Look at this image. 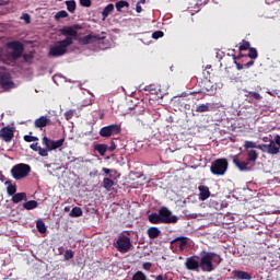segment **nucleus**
<instances>
[{
  "label": "nucleus",
  "mask_w": 280,
  "mask_h": 280,
  "mask_svg": "<svg viewBox=\"0 0 280 280\" xmlns=\"http://www.w3.org/2000/svg\"><path fill=\"white\" fill-rule=\"evenodd\" d=\"M243 148H245V150H254L257 149V143L253 141H245Z\"/></svg>",
  "instance_id": "nucleus-41"
},
{
  "label": "nucleus",
  "mask_w": 280,
  "mask_h": 280,
  "mask_svg": "<svg viewBox=\"0 0 280 280\" xmlns=\"http://www.w3.org/2000/svg\"><path fill=\"white\" fill-rule=\"evenodd\" d=\"M201 93H207V95H213L215 93V86L211 80L205 79L200 83Z\"/></svg>",
  "instance_id": "nucleus-14"
},
{
  "label": "nucleus",
  "mask_w": 280,
  "mask_h": 280,
  "mask_svg": "<svg viewBox=\"0 0 280 280\" xmlns=\"http://www.w3.org/2000/svg\"><path fill=\"white\" fill-rule=\"evenodd\" d=\"M30 148L33 150V152H38L39 156H47V150L38 145V142L32 143Z\"/></svg>",
  "instance_id": "nucleus-22"
},
{
  "label": "nucleus",
  "mask_w": 280,
  "mask_h": 280,
  "mask_svg": "<svg viewBox=\"0 0 280 280\" xmlns=\"http://www.w3.org/2000/svg\"><path fill=\"white\" fill-rule=\"evenodd\" d=\"M143 268H144V270H150V268H152V264L145 262V264H143Z\"/></svg>",
  "instance_id": "nucleus-56"
},
{
  "label": "nucleus",
  "mask_w": 280,
  "mask_h": 280,
  "mask_svg": "<svg viewBox=\"0 0 280 280\" xmlns=\"http://www.w3.org/2000/svg\"><path fill=\"white\" fill-rule=\"evenodd\" d=\"M106 40V33L95 34L91 33L89 35H85L81 38H79L80 45H92V43H97L101 47V49H107L108 43L104 42Z\"/></svg>",
  "instance_id": "nucleus-3"
},
{
  "label": "nucleus",
  "mask_w": 280,
  "mask_h": 280,
  "mask_svg": "<svg viewBox=\"0 0 280 280\" xmlns=\"http://www.w3.org/2000/svg\"><path fill=\"white\" fill-rule=\"evenodd\" d=\"M163 36H165V33H163V31H155L152 34V38H154V40H159V38H163Z\"/></svg>",
  "instance_id": "nucleus-43"
},
{
  "label": "nucleus",
  "mask_w": 280,
  "mask_h": 280,
  "mask_svg": "<svg viewBox=\"0 0 280 280\" xmlns=\"http://www.w3.org/2000/svg\"><path fill=\"white\" fill-rule=\"evenodd\" d=\"M102 172H104V174H110V170L107 167H103Z\"/></svg>",
  "instance_id": "nucleus-59"
},
{
  "label": "nucleus",
  "mask_w": 280,
  "mask_h": 280,
  "mask_svg": "<svg viewBox=\"0 0 280 280\" xmlns=\"http://www.w3.org/2000/svg\"><path fill=\"white\" fill-rule=\"evenodd\" d=\"M108 152H115L117 150V144H115V141L110 142V145L107 147Z\"/></svg>",
  "instance_id": "nucleus-48"
},
{
  "label": "nucleus",
  "mask_w": 280,
  "mask_h": 280,
  "mask_svg": "<svg viewBox=\"0 0 280 280\" xmlns=\"http://www.w3.org/2000/svg\"><path fill=\"white\" fill-rule=\"evenodd\" d=\"M198 189H199V200L205 202V200H208V198H211V191L209 190L208 186L200 185Z\"/></svg>",
  "instance_id": "nucleus-16"
},
{
  "label": "nucleus",
  "mask_w": 280,
  "mask_h": 280,
  "mask_svg": "<svg viewBox=\"0 0 280 280\" xmlns=\"http://www.w3.org/2000/svg\"><path fill=\"white\" fill-rule=\"evenodd\" d=\"M256 150H261V152H268V144H256Z\"/></svg>",
  "instance_id": "nucleus-47"
},
{
  "label": "nucleus",
  "mask_w": 280,
  "mask_h": 280,
  "mask_svg": "<svg viewBox=\"0 0 280 280\" xmlns=\"http://www.w3.org/2000/svg\"><path fill=\"white\" fill-rule=\"evenodd\" d=\"M79 1H80V5H82L83 8H91L92 5L91 0H79Z\"/></svg>",
  "instance_id": "nucleus-45"
},
{
  "label": "nucleus",
  "mask_w": 280,
  "mask_h": 280,
  "mask_svg": "<svg viewBox=\"0 0 280 280\" xmlns=\"http://www.w3.org/2000/svg\"><path fill=\"white\" fill-rule=\"evenodd\" d=\"M257 159H259V153H257V151L255 150H249L247 151V161L250 163H255V161H257Z\"/></svg>",
  "instance_id": "nucleus-30"
},
{
  "label": "nucleus",
  "mask_w": 280,
  "mask_h": 280,
  "mask_svg": "<svg viewBox=\"0 0 280 280\" xmlns=\"http://www.w3.org/2000/svg\"><path fill=\"white\" fill-rule=\"evenodd\" d=\"M98 135L100 137H103L105 139H108L109 137H115V135H121V125L113 124L102 127Z\"/></svg>",
  "instance_id": "nucleus-8"
},
{
  "label": "nucleus",
  "mask_w": 280,
  "mask_h": 280,
  "mask_svg": "<svg viewBox=\"0 0 280 280\" xmlns=\"http://www.w3.org/2000/svg\"><path fill=\"white\" fill-rule=\"evenodd\" d=\"M253 65H255V60H249L247 63L244 65V67H246V69H250V67H253Z\"/></svg>",
  "instance_id": "nucleus-53"
},
{
  "label": "nucleus",
  "mask_w": 280,
  "mask_h": 280,
  "mask_svg": "<svg viewBox=\"0 0 280 280\" xmlns=\"http://www.w3.org/2000/svg\"><path fill=\"white\" fill-rule=\"evenodd\" d=\"M250 91H247L246 94H245V97H250Z\"/></svg>",
  "instance_id": "nucleus-61"
},
{
  "label": "nucleus",
  "mask_w": 280,
  "mask_h": 280,
  "mask_svg": "<svg viewBox=\"0 0 280 280\" xmlns=\"http://www.w3.org/2000/svg\"><path fill=\"white\" fill-rule=\"evenodd\" d=\"M78 30H82V26L74 24L72 26H63L60 28V34L67 36V38H78Z\"/></svg>",
  "instance_id": "nucleus-11"
},
{
  "label": "nucleus",
  "mask_w": 280,
  "mask_h": 280,
  "mask_svg": "<svg viewBox=\"0 0 280 280\" xmlns=\"http://www.w3.org/2000/svg\"><path fill=\"white\" fill-rule=\"evenodd\" d=\"M159 211L162 224H176L178 222V217L174 215L167 207H162Z\"/></svg>",
  "instance_id": "nucleus-10"
},
{
  "label": "nucleus",
  "mask_w": 280,
  "mask_h": 280,
  "mask_svg": "<svg viewBox=\"0 0 280 280\" xmlns=\"http://www.w3.org/2000/svg\"><path fill=\"white\" fill-rule=\"evenodd\" d=\"M65 117H66L67 121H69V119H72L73 118V110L66 112Z\"/></svg>",
  "instance_id": "nucleus-50"
},
{
  "label": "nucleus",
  "mask_w": 280,
  "mask_h": 280,
  "mask_svg": "<svg viewBox=\"0 0 280 280\" xmlns=\"http://www.w3.org/2000/svg\"><path fill=\"white\" fill-rule=\"evenodd\" d=\"M233 163L240 168L241 172L250 171V167H248V165H250V162L248 160H246L245 162H241L238 156H234Z\"/></svg>",
  "instance_id": "nucleus-15"
},
{
  "label": "nucleus",
  "mask_w": 280,
  "mask_h": 280,
  "mask_svg": "<svg viewBox=\"0 0 280 280\" xmlns=\"http://www.w3.org/2000/svg\"><path fill=\"white\" fill-rule=\"evenodd\" d=\"M132 280H148V277H145V273H143L142 271H137L133 275Z\"/></svg>",
  "instance_id": "nucleus-39"
},
{
  "label": "nucleus",
  "mask_w": 280,
  "mask_h": 280,
  "mask_svg": "<svg viewBox=\"0 0 280 280\" xmlns=\"http://www.w3.org/2000/svg\"><path fill=\"white\" fill-rule=\"evenodd\" d=\"M22 57L24 59V62H28L30 60H32V55L24 54V55H22Z\"/></svg>",
  "instance_id": "nucleus-52"
},
{
  "label": "nucleus",
  "mask_w": 280,
  "mask_h": 280,
  "mask_svg": "<svg viewBox=\"0 0 280 280\" xmlns=\"http://www.w3.org/2000/svg\"><path fill=\"white\" fill-rule=\"evenodd\" d=\"M36 229L39 233H47V225H45V221L43 220L36 222Z\"/></svg>",
  "instance_id": "nucleus-33"
},
{
  "label": "nucleus",
  "mask_w": 280,
  "mask_h": 280,
  "mask_svg": "<svg viewBox=\"0 0 280 280\" xmlns=\"http://www.w3.org/2000/svg\"><path fill=\"white\" fill-rule=\"evenodd\" d=\"M114 185H115V180H113L108 177H105L103 179V187H104V189H106V191H110L113 189Z\"/></svg>",
  "instance_id": "nucleus-29"
},
{
  "label": "nucleus",
  "mask_w": 280,
  "mask_h": 280,
  "mask_svg": "<svg viewBox=\"0 0 280 280\" xmlns=\"http://www.w3.org/2000/svg\"><path fill=\"white\" fill-rule=\"evenodd\" d=\"M122 8H130V3H128V1H126V0H120V1L116 2L117 12H121Z\"/></svg>",
  "instance_id": "nucleus-35"
},
{
  "label": "nucleus",
  "mask_w": 280,
  "mask_h": 280,
  "mask_svg": "<svg viewBox=\"0 0 280 280\" xmlns=\"http://www.w3.org/2000/svg\"><path fill=\"white\" fill-rule=\"evenodd\" d=\"M114 246L119 253H128V250L132 248V242L130 241V236L126 234H120L114 242Z\"/></svg>",
  "instance_id": "nucleus-6"
},
{
  "label": "nucleus",
  "mask_w": 280,
  "mask_h": 280,
  "mask_svg": "<svg viewBox=\"0 0 280 280\" xmlns=\"http://www.w3.org/2000/svg\"><path fill=\"white\" fill-rule=\"evenodd\" d=\"M63 210H65L66 212H67V211H71V208H70V207H66Z\"/></svg>",
  "instance_id": "nucleus-63"
},
{
  "label": "nucleus",
  "mask_w": 280,
  "mask_h": 280,
  "mask_svg": "<svg viewBox=\"0 0 280 280\" xmlns=\"http://www.w3.org/2000/svg\"><path fill=\"white\" fill-rule=\"evenodd\" d=\"M23 19L25 20L26 23H30V21H31L30 14H27V13H25L23 15Z\"/></svg>",
  "instance_id": "nucleus-57"
},
{
  "label": "nucleus",
  "mask_w": 280,
  "mask_h": 280,
  "mask_svg": "<svg viewBox=\"0 0 280 280\" xmlns=\"http://www.w3.org/2000/svg\"><path fill=\"white\" fill-rule=\"evenodd\" d=\"M138 3H139V5H141V4L145 3V0H140Z\"/></svg>",
  "instance_id": "nucleus-62"
},
{
  "label": "nucleus",
  "mask_w": 280,
  "mask_h": 280,
  "mask_svg": "<svg viewBox=\"0 0 280 280\" xmlns=\"http://www.w3.org/2000/svg\"><path fill=\"white\" fill-rule=\"evenodd\" d=\"M49 125H51V119L47 118V116H40L34 121L35 128H46Z\"/></svg>",
  "instance_id": "nucleus-17"
},
{
  "label": "nucleus",
  "mask_w": 280,
  "mask_h": 280,
  "mask_svg": "<svg viewBox=\"0 0 280 280\" xmlns=\"http://www.w3.org/2000/svg\"><path fill=\"white\" fill-rule=\"evenodd\" d=\"M10 3V0H0V5H8Z\"/></svg>",
  "instance_id": "nucleus-58"
},
{
  "label": "nucleus",
  "mask_w": 280,
  "mask_h": 280,
  "mask_svg": "<svg viewBox=\"0 0 280 280\" xmlns=\"http://www.w3.org/2000/svg\"><path fill=\"white\" fill-rule=\"evenodd\" d=\"M225 75H223L222 78H223V80H224V78H226L228 80H233V77H231V73L229 72V68H225Z\"/></svg>",
  "instance_id": "nucleus-51"
},
{
  "label": "nucleus",
  "mask_w": 280,
  "mask_h": 280,
  "mask_svg": "<svg viewBox=\"0 0 280 280\" xmlns=\"http://www.w3.org/2000/svg\"><path fill=\"white\" fill-rule=\"evenodd\" d=\"M200 256V260L196 259V256L186 258L185 268L195 272H198L200 268L202 272H213L215 267L222 264V257L213 252L202 250Z\"/></svg>",
  "instance_id": "nucleus-1"
},
{
  "label": "nucleus",
  "mask_w": 280,
  "mask_h": 280,
  "mask_svg": "<svg viewBox=\"0 0 280 280\" xmlns=\"http://www.w3.org/2000/svg\"><path fill=\"white\" fill-rule=\"evenodd\" d=\"M236 60H237V57H234V63L236 65L237 71H242V69H244V65L237 62Z\"/></svg>",
  "instance_id": "nucleus-49"
},
{
  "label": "nucleus",
  "mask_w": 280,
  "mask_h": 280,
  "mask_svg": "<svg viewBox=\"0 0 280 280\" xmlns=\"http://www.w3.org/2000/svg\"><path fill=\"white\" fill-rule=\"evenodd\" d=\"M136 12H138V14H141V12H143V8H141L139 3L136 4Z\"/></svg>",
  "instance_id": "nucleus-55"
},
{
  "label": "nucleus",
  "mask_w": 280,
  "mask_h": 280,
  "mask_svg": "<svg viewBox=\"0 0 280 280\" xmlns=\"http://www.w3.org/2000/svg\"><path fill=\"white\" fill-rule=\"evenodd\" d=\"M0 84L2 89L8 91V89H12L14 86V82H12V77L8 72H0Z\"/></svg>",
  "instance_id": "nucleus-13"
},
{
  "label": "nucleus",
  "mask_w": 280,
  "mask_h": 280,
  "mask_svg": "<svg viewBox=\"0 0 280 280\" xmlns=\"http://www.w3.org/2000/svg\"><path fill=\"white\" fill-rule=\"evenodd\" d=\"M42 141H43V145H45L44 150H47V156H49V152L52 151L51 145L54 143V140L49 139L48 137H44Z\"/></svg>",
  "instance_id": "nucleus-24"
},
{
  "label": "nucleus",
  "mask_w": 280,
  "mask_h": 280,
  "mask_svg": "<svg viewBox=\"0 0 280 280\" xmlns=\"http://www.w3.org/2000/svg\"><path fill=\"white\" fill-rule=\"evenodd\" d=\"M0 139L4 143H10L14 139V129L10 126L0 129Z\"/></svg>",
  "instance_id": "nucleus-12"
},
{
  "label": "nucleus",
  "mask_w": 280,
  "mask_h": 280,
  "mask_svg": "<svg viewBox=\"0 0 280 280\" xmlns=\"http://www.w3.org/2000/svg\"><path fill=\"white\" fill-rule=\"evenodd\" d=\"M70 218H80L82 215V208L74 207L69 213Z\"/></svg>",
  "instance_id": "nucleus-32"
},
{
  "label": "nucleus",
  "mask_w": 280,
  "mask_h": 280,
  "mask_svg": "<svg viewBox=\"0 0 280 280\" xmlns=\"http://www.w3.org/2000/svg\"><path fill=\"white\" fill-rule=\"evenodd\" d=\"M11 200L14 205H19V202H23V200L25 202H27V194L26 192H15L14 195H12Z\"/></svg>",
  "instance_id": "nucleus-19"
},
{
  "label": "nucleus",
  "mask_w": 280,
  "mask_h": 280,
  "mask_svg": "<svg viewBox=\"0 0 280 280\" xmlns=\"http://www.w3.org/2000/svg\"><path fill=\"white\" fill-rule=\"evenodd\" d=\"M24 141H26V143H32V141H38V137H34L32 136V132H30V135L24 136Z\"/></svg>",
  "instance_id": "nucleus-42"
},
{
  "label": "nucleus",
  "mask_w": 280,
  "mask_h": 280,
  "mask_svg": "<svg viewBox=\"0 0 280 280\" xmlns=\"http://www.w3.org/2000/svg\"><path fill=\"white\" fill-rule=\"evenodd\" d=\"M249 97H253L254 100H261V94H259V92H249Z\"/></svg>",
  "instance_id": "nucleus-46"
},
{
  "label": "nucleus",
  "mask_w": 280,
  "mask_h": 280,
  "mask_svg": "<svg viewBox=\"0 0 280 280\" xmlns=\"http://www.w3.org/2000/svg\"><path fill=\"white\" fill-rule=\"evenodd\" d=\"M188 244H189V237L177 236L173 241H171V250H173V253H176V250H179L180 253H183L185 248H187Z\"/></svg>",
  "instance_id": "nucleus-9"
},
{
  "label": "nucleus",
  "mask_w": 280,
  "mask_h": 280,
  "mask_svg": "<svg viewBox=\"0 0 280 280\" xmlns=\"http://www.w3.org/2000/svg\"><path fill=\"white\" fill-rule=\"evenodd\" d=\"M275 144L276 145H278V148L280 149V136L279 135H277L276 137H275Z\"/></svg>",
  "instance_id": "nucleus-54"
},
{
  "label": "nucleus",
  "mask_w": 280,
  "mask_h": 280,
  "mask_svg": "<svg viewBox=\"0 0 280 280\" xmlns=\"http://www.w3.org/2000/svg\"><path fill=\"white\" fill-rule=\"evenodd\" d=\"M147 234L149 236V240H156L158 237H161V231L156 226H151L147 230Z\"/></svg>",
  "instance_id": "nucleus-20"
},
{
  "label": "nucleus",
  "mask_w": 280,
  "mask_h": 280,
  "mask_svg": "<svg viewBox=\"0 0 280 280\" xmlns=\"http://www.w3.org/2000/svg\"><path fill=\"white\" fill-rule=\"evenodd\" d=\"M62 145H65V138L52 140V145L50 149H52V151L58 150V148H62Z\"/></svg>",
  "instance_id": "nucleus-36"
},
{
  "label": "nucleus",
  "mask_w": 280,
  "mask_h": 280,
  "mask_svg": "<svg viewBox=\"0 0 280 280\" xmlns=\"http://www.w3.org/2000/svg\"><path fill=\"white\" fill-rule=\"evenodd\" d=\"M113 10H115V4L113 3H109L104 8L102 12L103 21H106V19H108V15L110 14V12H113Z\"/></svg>",
  "instance_id": "nucleus-25"
},
{
  "label": "nucleus",
  "mask_w": 280,
  "mask_h": 280,
  "mask_svg": "<svg viewBox=\"0 0 280 280\" xmlns=\"http://www.w3.org/2000/svg\"><path fill=\"white\" fill-rule=\"evenodd\" d=\"M279 147L275 143V141H270L269 144H267V153L268 154H279Z\"/></svg>",
  "instance_id": "nucleus-26"
},
{
  "label": "nucleus",
  "mask_w": 280,
  "mask_h": 280,
  "mask_svg": "<svg viewBox=\"0 0 280 280\" xmlns=\"http://www.w3.org/2000/svg\"><path fill=\"white\" fill-rule=\"evenodd\" d=\"M69 16V13L65 10H61L56 13L55 19L59 21V19H67Z\"/></svg>",
  "instance_id": "nucleus-40"
},
{
  "label": "nucleus",
  "mask_w": 280,
  "mask_h": 280,
  "mask_svg": "<svg viewBox=\"0 0 280 280\" xmlns=\"http://www.w3.org/2000/svg\"><path fill=\"white\" fill-rule=\"evenodd\" d=\"M23 209L26 211H32V209H36L38 207V201L36 200H30L22 205Z\"/></svg>",
  "instance_id": "nucleus-28"
},
{
  "label": "nucleus",
  "mask_w": 280,
  "mask_h": 280,
  "mask_svg": "<svg viewBox=\"0 0 280 280\" xmlns=\"http://www.w3.org/2000/svg\"><path fill=\"white\" fill-rule=\"evenodd\" d=\"M165 279H167V278L163 277L162 275H160V276H158V277L155 278V280H165Z\"/></svg>",
  "instance_id": "nucleus-60"
},
{
  "label": "nucleus",
  "mask_w": 280,
  "mask_h": 280,
  "mask_svg": "<svg viewBox=\"0 0 280 280\" xmlns=\"http://www.w3.org/2000/svg\"><path fill=\"white\" fill-rule=\"evenodd\" d=\"M149 222L151 224H163V221L161 220V212L159 211L158 213L153 212L149 214Z\"/></svg>",
  "instance_id": "nucleus-21"
},
{
  "label": "nucleus",
  "mask_w": 280,
  "mask_h": 280,
  "mask_svg": "<svg viewBox=\"0 0 280 280\" xmlns=\"http://www.w3.org/2000/svg\"><path fill=\"white\" fill-rule=\"evenodd\" d=\"M4 185H8L7 186V194H8V196H14L16 194V185H13L12 180H7L4 183Z\"/></svg>",
  "instance_id": "nucleus-27"
},
{
  "label": "nucleus",
  "mask_w": 280,
  "mask_h": 280,
  "mask_svg": "<svg viewBox=\"0 0 280 280\" xmlns=\"http://www.w3.org/2000/svg\"><path fill=\"white\" fill-rule=\"evenodd\" d=\"M73 43V38L66 37L63 40H59L50 47L48 56L51 58H60V56H65L67 54V49L71 47V44Z\"/></svg>",
  "instance_id": "nucleus-2"
},
{
  "label": "nucleus",
  "mask_w": 280,
  "mask_h": 280,
  "mask_svg": "<svg viewBox=\"0 0 280 280\" xmlns=\"http://www.w3.org/2000/svg\"><path fill=\"white\" fill-rule=\"evenodd\" d=\"M94 150H96L101 156H106V152H108V144H95Z\"/></svg>",
  "instance_id": "nucleus-23"
},
{
  "label": "nucleus",
  "mask_w": 280,
  "mask_h": 280,
  "mask_svg": "<svg viewBox=\"0 0 280 280\" xmlns=\"http://www.w3.org/2000/svg\"><path fill=\"white\" fill-rule=\"evenodd\" d=\"M65 259L66 261H69V259H73V250L67 249L65 253Z\"/></svg>",
  "instance_id": "nucleus-44"
},
{
  "label": "nucleus",
  "mask_w": 280,
  "mask_h": 280,
  "mask_svg": "<svg viewBox=\"0 0 280 280\" xmlns=\"http://www.w3.org/2000/svg\"><path fill=\"white\" fill-rule=\"evenodd\" d=\"M249 48H250V42L246 39H243L238 47L240 51H248Z\"/></svg>",
  "instance_id": "nucleus-38"
},
{
  "label": "nucleus",
  "mask_w": 280,
  "mask_h": 280,
  "mask_svg": "<svg viewBox=\"0 0 280 280\" xmlns=\"http://www.w3.org/2000/svg\"><path fill=\"white\" fill-rule=\"evenodd\" d=\"M259 54L257 52V48L250 47L248 49V54L246 55L247 58H250L252 60H257Z\"/></svg>",
  "instance_id": "nucleus-34"
},
{
  "label": "nucleus",
  "mask_w": 280,
  "mask_h": 280,
  "mask_svg": "<svg viewBox=\"0 0 280 280\" xmlns=\"http://www.w3.org/2000/svg\"><path fill=\"white\" fill-rule=\"evenodd\" d=\"M229 170V160L217 159L210 166V172L213 176H224Z\"/></svg>",
  "instance_id": "nucleus-5"
},
{
  "label": "nucleus",
  "mask_w": 280,
  "mask_h": 280,
  "mask_svg": "<svg viewBox=\"0 0 280 280\" xmlns=\"http://www.w3.org/2000/svg\"><path fill=\"white\" fill-rule=\"evenodd\" d=\"M211 105L209 103L201 104L196 107V113H209L211 110Z\"/></svg>",
  "instance_id": "nucleus-31"
},
{
  "label": "nucleus",
  "mask_w": 280,
  "mask_h": 280,
  "mask_svg": "<svg viewBox=\"0 0 280 280\" xmlns=\"http://www.w3.org/2000/svg\"><path fill=\"white\" fill-rule=\"evenodd\" d=\"M8 49H12L11 58L12 60H19L23 58V51H25V45L19 40H12L7 44Z\"/></svg>",
  "instance_id": "nucleus-7"
},
{
  "label": "nucleus",
  "mask_w": 280,
  "mask_h": 280,
  "mask_svg": "<svg viewBox=\"0 0 280 280\" xmlns=\"http://www.w3.org/2000/svg\"><path fill=\"white\" fill-rule=\"evenodd\" d=\"M232 275L235 279L240 280H250L253 279V276L248 271H243V270H233Z\"/></svg>",
  "instance_id": "nucleus-18"
},
{
  "label": "nucleus",
  "mask_w": 280,
  "mask_h": 280,
  "mask_svg": "<svg viewBox=\"0 0 280 280\" xmlns=\"http://www.w3.org/2000/svg\"><path fill=\"white\" fill-rule=\"evenodd\" d=\"M66 5H67L68 12H71V13L75 12V8H77L75 0L66 1Z\"/></svg>",
  "instance_id": "nucleus-37"
},
{
  "label": "nucleus",
  "mask_w": 280,
  "mask_h": 280,
  "mask_svg": "<svg viewBox=\"0 0 280 280\" xmlns=\"http://www.w3.org/2000/svg\"><path fill=\"white\" fill-rule=\"evenodd\" d=\"M0 60H1V54H0Z\"/></svg>",
  "instance_id": "nucleus-64"
},
{
  "label": "nucleus",
  "mask_w": 280,
  "mask_h": 280,
  "mask_svg": "<svg viewBox=\"0 0 280 280\" xmlns=\"http://www.w3.org/2000/svg\"><path fill=\"white\" fill-rule=\"evenodd\" d=\"M31 173L32 166L25 163L15 164L11 168V176L14 178V180H23V178H27Z\"/></svg>",
  "instance_id": "nucleus-4"
}]
</instances>
